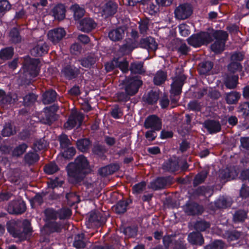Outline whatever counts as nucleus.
<instances>
[{"label": "nucleus", "instance_id": "nucleus-10", "mask_svg": "<svg viewBox=\"0 0 249 249\" xmlns=\"http://www.w3.org/2000/svg\"><path fill=\"white\" fill-rule=\"evenodd\" d=\"M106 218L103 213L97 210H93L89 213L87 225L89 226L101 227L106 222Z\"/></svg>", "mask_w": 249, "mask_h": 249}, {"label": "nucleus", "instance_id": "nucleus-55", "mask_svg": "<svg viewBox=\"0 0 249 249\" xmlns=\"http://www.w3.org/2000/svg\"><path fill=\"white\" fill-rule=\"evenodd\" d=\"M37 96L33 93H29L23 98V105L25 107H30L34 105L37 100Z\"/></svg>", "mask_w": 249, "mask_h": 249}, {"label": "nucleus", "instance_id": "nucleus-3", "mask_svg": "<svg viewBox=\"0 0 249 249\" xmlns=\"http://www.w3.org/2000/svg\"><path fill=\"white\" fill-rule=\"evenodd\" d=\"M45 224L42 227V231L46 235H50L53 233H60L62 230V225L60 221H57L58 212L53 208H47L44 212Z\"/></svg>", "mask_w": 249, "mask_h": 249}, {"label": "nucleus", "instance_id": "nucleus-20", "mask_svg": "<svg viewBox=\"0 0 249 249\" xmlns=\"http://www.w3.org/2000/svg\"><path fill=\"white\" fill-rule=\"evenodd\" d=\"M66 31L62 28H57L50 30L48 33L49 39L53 44L59 42L65 36Z\"/></svg>", "mask_w": 249, "mask_h": 249}, {"label": "nucleus", "instance_id": "nucleus-27", "mask_svg": "<svg viewBox=\"0 0 249 249\" xmlns=\"http://www.w3.org/2000/svg\"><path fill=\"white\" fill-rule=\"evenodd\" d=\"M57 93L53 89L46 90L42 95V101L44 105L51 104L56 100Z\"/></svg>", "mask_w": 249, "mask_h": 249}, {"label": "nucleus", "instance_id": "nucleus-52", "mask_svg": "<svg viewBox=\"0 0 249 249\" xmlns=\"http://www.w3.org/2000/svg\"><path fill=\"white\" fill-rule=\"evenodd\" d=\"M231 205L230 202L223 196L219 197L214 201V206L217 209H226Z\"/></svg>", "mask_w": 249, "mask_h": 249}, {"label": "nucleus", "instance_id": "nucleus-58", "mask_svg": "<svg viewBox=\"0 0 249 249\" xmlns=\"http://www.w3.org/2000/svg\"><path fill=\"white\" fill-rule=\"evenodd\" d=\"M16 131L10 123H6L1 131V135L3 137H9L16 134Z\"/></svg>", "mask_w": 249, "mask_h": 249}, {"label": "nucleus", "instance_id": "nucleus-48", "mask_svg": "<svg viewBox=\"0 0 249 249\" xmlns=\"http://www.w3.org/2000/svg\"><path fill=\"white\" fill-rule=\"evenodd\" d=\"M227 68L230 73L235 74L236 73L242 71L243 67L241 63L239 62L231 61L228 64Z\"/></svg>", "mask_w": 249, "mask_h": 249}, {"label": "nucleus", "instance_id": "nucleus-17", "mask_svg": "<svg viewBox=\"0 0 249 249\" xmlns=\"http://www.w3.org/2000/svg\"><path fill=\"white\" fill-rule=\"evenodd\" d=\"M158 44L155 39L151 36H148L145 38H142L140 41L138 42V48L145 49L148 51L155 52L158 49Z\"/></svg>", "mask_w": 249, "mask_h": 249}, {"label": "nucleus", "instance_id": "nucleus-21", "mask_svg": "<svg viewBox=\"0 0 249 249\" xmlns=\"http://www.w3.org/2000/svg\"><path fill=\"white\" fill-rule=\"evenodd\" d=\"M125 31L126 28L124 27L120 26L110 30L108 33V37L112 41H120L124 37Z\"/></svg>", "mask_w": 249, "mask_h": 249}, {"label": "nucleus", "instance_id": "nucleus-24", "mask_svg": "<svg viewBox=\"0 0 249 249\" xmlns=\"http://www.w3.org/2000/svg\"><path fill=\"white\" fill-rule=\"evenodd\" d=\"M189 243L192 245L201 246L204 243L203 235L199 231H193L190 232L187 237Z\"/></svg>", "mask_w": 249, "mask_h": 249}, {"label": "nucleus", "instance_id": "nucleus-38", "mask_svg": "<svg viewBox=\"0 0 249 249\" xmlns=\"http://www.w3.org/2000/svg\"><path fill=\"white\" fill-rule=\"evenodd\" d=\"M131 97L130 94L125 90L119 91L115 94V101L125 105L126 102L130 100Z\"/></svg>", "mask_w": 249, "mask_h": 249}, {"label": "nucleus", "instance_id": "nucleus-62", "mask_svg": "<svg viewBox=\"0 0 249 249\" xmlns=\"http://www.w3.org/2000/svg\"><path fill=\"white\" fill-rule=\"evenodd\" d=\"M224 243L220 240H215L205 247L204 249H224Z\"/></svg>", "mask_w": 249, "mask_h": 249}, {"label": "nucleus", "instance_id": "nucleus-46", "mask_svg": "<svg viewBox=\"0 0 249 249\" xmlns=\"http://www.w3.org/2000/svg\"><path fill=\"white\" fill-rule=\"evenodd\" d=\"M81 66L86 68H90L96 63V58L93 55H89L79 60Z\"/></svg>", "mask_w": 249, "mask_h": 249}, {"label": "nucleus", "instance_id": "nucleus-4", "mask_svg": "<svg viewBox=\"0 0 249 249\" xmlns=\"http://www.w3.org/2000/svg\"><path fill=\"white\" fill-rule=\"evenodd\" d=\"M40 61L38 58H33L28 57L25 59L23 63V76L22 77V83H23V78L25 77L26 80L24 84L29 86L31 84L32 78L36 77L39 72V64Z\"/></svg>", "mask_w": 249, "mask_h": 249}, {"label": "nucleus", "instance_id": "nucleus-44", "mask_svg": "<svg viewBox=\"0 0 249 249\" xmlns=\"http://www.w3.org/2000/svg\"><path fill=\"white\" fill-rule=\"evenodd\" d=\"M131 203H132L131 199L119 200L115 207L116 213L118 214L124 213L127 210V207Z\"/></svg>", "mask_w": 249, "mask_h": 249}, {"label": "nucleus", "instance_id": "nucleus-47", "mask_svg": "<svg viewBox=\"0 0 249 249\" xmlns=\"http://www.w3.org/2000/svg\"><path fill=\"white\" fill-rule=\"evenodd\" d=\"M85 238V235L83 233L76 235L73 243V246L77 249L85 248L86 246V244L84 241Z\"/></svg>", "mask_w": 249, "mask_h": 249}, {"label": "nucleus", "instance_id": "nucleus-26", "mask_svg": "<svg viewBox=\"0 0 249 249\" xmlns=\"http://www.w3.org/2000/svg\"><path fill=\"white\" fill-rule=\"evenodd\" d=\"M210 173L209 167H205L201 171H199L194 177L193 184L194 187L204 183Z\"/></svg>", "mask_w": 249, "mask_h": 249}, {"label": "nucleus", "instance_id": "nucleus-9", "mask_svg": "<svg viewBox=\"0 0 249 249\" xmlns=\"http://www.w3.org/2000/svg\"><path fill=\"white\" fill-rule=\"evenodd\" d=\"M185 213L189 216L201 215L204 212L203 207L192 200H188L183 207Z\"/></svg>", "mask_w": 249, "mask_h": 249}, {"label": "nucleus", "instance_id": "nucleus-42", "mask_svg": "<svg viewBox=\"0 0 249 249\" xmlns=\"http://www.w3.org/2000/svg\"><path fill=\"white\" fill-rule=\"evenodd\" d=\"M14 54L13 47H6L0 50V59L6 61L11 59Z\"/></svg>", "mask_w": 249, "mask_h": 249}, {"label": "nucleus", "instance_id": "nucleus-35", "mask_svg": "<svg viewBox=\"0 0 249 249\" xmlns=\"http://www.w3.org/2000/svg\"><path fill=\"white\" fill-rule=\"evenodd\" d=\"M241 98V94L237 91H231L225 93V100L227 104H236Z\"/></svg>", "mask_w": 249, "mask_h": 249}, {"label": "nucleus", "instance_id": "nucleus-56", "mask_svg": "<svg viewBox=\"0 0 249 249\" xmlns=\"http://www.w3.org/2000/svg\"><path fill=\"white\" fill-rule=\"evenodd\" d=\"M110 115L115 119H120L123 115V110L118 104L113 106L110 111Z\"/></svg>", "mask_w": 249, "mask_h": 249}, {"label": "nucleus", "instance_id": "nucleus-51", "mask_svg": "<svg viewBox=\"0 0 249 249\" xmlns=\"http://www.w3.org/2000/svg\"><path fill=\"white\" fill-rule=\"evenodd\" d=\"M211 224L204 220H197L194 225V228L197 231H204L209 229Z\"/></svg>", "mask_w": 249, "mask_h": 249}, {"label": "nucleus", "instance_id": "nucleus-1", "mask_svg": "<svg viewBox=\"0 0 249 249\" xmlns=\"http://www.w3.org/2000/svg\"><path fill=\"white\" fill-rule=\"evenodd\" d=\"M66 171L69 183L73 185H79L91 170L87 158L83 155H80L74 161L67 164Z\"/></svg>", "mask_w": 249, "mask_h": 249}, {"label": "nucleus", "instance_id": "nucleus-19", "mask_svg": "<svg viewBox=\"0 0 249 249\" xmlns=\"http://www.w3.org/2000/svg\"><path fill=\"white\" fill-rule=\"evenodd\" d=\"M138 48V41L130 38L125 39V43L119 46V52L123 55L129 54Z\"/></svg>", "mask_w": 249, "mask_h": 249}, {"label": "nucleus", "instance_id": "nucleus-60", "mask_svg": "<svg viewBox=\"0 0 249 249\" xmlns=\"http://www.w3.org/2000/svg\"><path fill=\"white\" fill-rule=\"evenodd\" d=\"M226 43L215 41L211 45L212 51L215 53H221L224 50Z\"/></svg>", "mask_w": 249, "mask_h": 249}, {"label": "nucleus", "instance_id": "nucleus-63", "mask_svg": "<svg viewBox=\"0 0 249 249\" xmlns=\"http://www.w3.org/2000/svg\"><path fill=\"white\" fill-rule=\"evenodd\" d=\"M45 195V194L43 192L41 193H36V195L30 200L31 205H32L34 203H36L38 206H41L44 202L43 196Z\"/></svg>", "mask_w": 249, "mask_h": 249}, {"label": "nucleus", "instance_id": "nucleus-8", "mask_svg": "<svg viewBox=\"0 0 249 249\" xmlns=\"http://www.w3.org/2000/svg\"><path fill=\"white\" fill-rule=\"evenodd\" d=\"M80 67L75 66L71 63L65 64L61 69V74L68 80L77 78L80 74Z\"/></svg>", "mask_w": 249, "mask_h": 249}, {"label": "nucleus", "instance_id": "nucleus-53", "mask_svg": "<svg viewBox=\"0 0 249 249\" xmlns=\"http://www.w3.org/2000/svg\"><path fill=\"white\" fill-rule=\"evenodd\" d=\"M59 168L54 161H51L44 166V171L47 175H52L57 172Z\"/></svg>", "mask_w": 249, "mask_h": 249}, {"label": "nucleus", "instance_id": "nucleus-15", "mask_svg": "<svg viewBox=\"0 0 249 249\" xmlns=\"http://www.w3.org/2000/svg\"><path fill=\"white\" fill-rule=\"evenodd\" d=\"M186 79V76L184 74L176 77L171 85L170 94H174L175 95H180Z\"/></svg>", "mask_w": 249, "mask_h": 249}, {"label": "nucleus", "instance_id": "nucleus-43", "mask_svg": "<svg viewBox=\"0 0 249 249\" xmlns=\"http://www.w3.org/2000/svg\"><path fill=\"white\" fill-rule=\"evenodd\" d=\"M40 157L37 153L32 151L27 153L24 157V160L26 163L29 165H33L39 160Z\"/></svg>", "mask_w": 249, "mask_h": 249}, {"label": "nucleus", "instance_id": "nucleus-31", "mask_svg": "<svg viewBox=\"0 0 249 249\" xmlns=\"http://www.w3.org/2000/svg\"><path fill=\"white\" fill-rule=\"evenodd\" d=\"M210 36L212 39L226 43L228 39L229 35L227 32L221 30H213L212 33H210Z\"/></svg>", "mask_w": 249, "mask_h": 249}, {"label": "nucleus", "instance_id": "nucleus-32", "mask_svg": "<svg viewBox=\"0 0 249 249\" xmlns=\"http://www.w3.org/2000/svg\"><path fill=\"white\" fill-rule=\"evenodd\" d=\"M159 90H150L147 94L143 97V100L144 102L149 105H153L157 104L159 99Z\"/></svg>", "mask_w": 249, "mask_h": 249}, {"label": "nucleus", "instance_id": "nucleus-40", "mask_svg": "<svg viewBox=\"0 0 249 249\" xmlns=\"http://www.w3.org/2000/svg\"><path fill=\"white\" fill-rule=\"evenodd\" d=\"M117 8V4L112 1H109L105 4L103 12L107 16H112L116 14Z\"/></svg>", "mask_w": 249, "mask_h": 249}, {"label": "nucleus", "instance_id": "nucleus-22", "mask_svg": "<svg viewBox=\"0 0 249 249\" xmlns=\"http://www.w3.org/2000/svg\"><path fill=\"white\" fill-rule=\"evenodd\" d=\"M203 126L211 134H216L221 130L220 122L215 120L208 119L204 121Z\"/></svg>", "mask_w": 249, "mask_h": 249}, {"label": "nucleus", "instance_id": "nucleus-28", "mask_svg": "<svg viewBox=\"0 0 249 249\" xmlns=\"http://www.w3.org/2000/svg\"><path fill=\"white\" fill-rule=\"evenodd\" d=\"M91 144L92 142L87 138L79 139L76 142L77 149L83 153L89 152Z\"/></svg>", "mask_w": 249, "mask_h": 249}, {"label": "nucleus", "instance_id": "nucleus-59", "mask_svg": "<svg viewBox=\"0 0 249 249\" xmlns=\"http://www.w3.org/2000/svg\"><path fill=\"white\" fill-rule=\"evenodd\" d=\"M58 212V218L60 220H64L69 218L71 214V210L68 208H63L57 210Z\"/></svg>", "mask_w": 249, "mask_h": 249}, {"label": "nucleus", "instance_id": "nucleus-16", "mask_svg": "<svg viewBox=\"0 0 249 249\" xmlns=\"http://www.w3.org/2000/svg\"><path fill=\"white\" fill-rule=\"evenodd\" d=\"M144 127L146 129L151 128L159 131L161 129L162 123L161 119L156 115L148 116L144 122Z\"/></svg>", "mask_w": 249, "mask_h": 249}, {"label": "nucleus", "instance_id": "nucleus-23", "mask_svg": "<svg viewBox=\"0 0 249 249\" xmlns=\"http://www.w3.org/2000/svg\"><path fill=\"white\" fill-rule=\"evenodd\" d=\"M66 11L65 4L61 3L55 5L51 11L54 19L59 21L65 19Z\"/></svg>", "mask_w": 249, "mask_h": 249}, {"label": "nucleus", "instance_id": "nucleus-64", "mask_svg": "<svg viewBox=\"0 0 249 249\" xmlns=\"http://www.w3.org/2000/svg\"><path fill=\"white\" fill-rule=\"evenodd\" d=\"M188 109L195 112H199L201 110L202 106L197 100L191 101L188 104Z\"/></svg>", "mask_w": 249, "mask_h": 249}, {"label": "nucleus", "instance_id": "nucleus-61", "mask_svg": "<svg viewBox=\"0 0 249 249\" xmlns=\"http://www.w3.org/2000/svg\"><path fill=\"white\" fill-rule=\"evenodd\" d=\"M58 140L62 149L67 148L71 144V142L66 134L60 135L58 137Z\"/></svg>", "mask_w": 249, "mask_h": 249}, {"label": "nucleus", "instance_id": "nucleus-6", "mask_svg": "<svg viewBox=\"0 0 249 249\" xmlns=\"http://www.w3.org/2000/svg\"><path fill=\"white\" fill-rule=\"evenodd\" d=\"M141 78V77L138 76L127 78L123 81V89L131 96L136 95L143 83Z\"/></svg>", "mask_w": 249, "mask_h": 249}, {"label": "nucleus", "instance_id": "nucleus-45", "mask_svg": "<svg viewBox=\"0 0 249 249\" xmlns=\"http://www.w3.org/2000/svg\"><path fill=\"white\" fill-rule=\"evenodd\" d=\"M70 9L73 13V18L75 20H80V19L84 16L85 10L84 8L80 7L78 4L72 5Z\"/></svg>", "mask_w": 249, "mask_h": 249}, {"label": "nucleus", "instance_id": "nucleus-25", "mask_svg": "<svg viewBox=\"0 0 249 249\" xmlns=\"http://www.w3.org/2000/svg\"><path fill=\"white\" fill-rule=\"evenodd\" d=\"M248 211L243 209H239L232 213V221L234 224H242L248 218Z\"/></svg>", "mask_w": 249, "mask_h": 249}, {"label": "nucleus", "instance_id": "nucleus-54", "mask_svg": "<svg viewBox=\"0 0 249 249\" xmlns=\"http://www.w3.org/2000/svg\"><path fill=\"white\" fill-rule=\"evenodd\" d=\"M166 78V73L162 71H159L157 72L154 77V83L157 86L161 85L164 83Z\"/></svg>", "mask_w": 249, "mask_h": 249}, {"label": "nucleus", "instance_id": "nucleus-18", "mask_svg": "<svg viewBox=\"0 0 249 249\" xmlns=\"http://www.w3.org/2000/svg\"><path fill=\"white\" fill-rule=\"evenodd\" d=\"M78 29L85 33H89L97 26V23L90 18H85L78 21Z\"/></svg>", "mask_w": 249, "mask_h": 249}, {"label": "nucleus", "instance_id": "nucleus-12", "mask_svg": "<svg viewBox=\"0 0 249 249\" xmlns=\"http://www.w3.org/2000/svg\"><path fill=\"white\" fill-rule=\"evenodd\" d=\"M193 13L191 4L184 3L179 4L175 10L174 14L176 18L184 20L188 18Z\"/></svg>", "mask_w": 249, "mask_h": 249}, {"label": "nucleus", "instance_id": "nucleus-49", "mask_svg": "<svg viewBox=\"0 0 249 249\" xmlns=\"http://www.w3.org/2000/svg\"><path fill=\"white\" fill-rule=\"evenodd\" d=\"M238 112L243 118L246 120L249 119V102H245L240 104Z\"/></svg>", "mask_w": 249, "mask_h": 249}, {"label": "nucleus", "instance_id": "nucleus-2", "mask_svg": "<svg viewBox=\"0 0 249 249\" xmlns=\"http://www.w3.org/2000/svg\"><path fill=\"white\" fill-rule=\"evenodd\" d=\"M8 232L13 237L20 242L26 240L29 234L33 232L31 222L28 219L23 221L18 219H11L6 222Z\"/></svg>", "mask_w": 249, "mask_h": 249}, {"label": "nucleus", "instance_id": "nucleus-36", "mask_svg": "<svg viewBox=\"0 0 249 249\" xmlns=\"http://www.w3.org/2000/svg\"><path fill=\"white\" fill-rule=\"evenodd\" d=\"M107 150L105 145H102L98 142L94 143L91 149L92 153L100 158H102L105 156Z\"/></svg>", "mask_w": 249, "mask_h": 249}, {"label": "nucleus", "instance_id": "nucleus-37", "mask_svg": "<svg viewBox=\"0 0 249 249\" xmlns=\"http://www.w3.org/2000/svg\"><path fill=\"white\" fill-rule=\"evenodd\" d=\"M213 192V190L209 186H201L193 190V195L195 196H206L209 195L210 196L212 195Z\"/></svg>", "mask_w": 249, "mask_h": 249}, {"label": "nucleus", "instance_id": "nucleus-13", "mask_svg": "<svg viewBox=\"0 0 249 249\" xmlns=\"http://www.w3.org/2000/svg\"><path fill=\"white\" fill-rule=\"evenodd\" d=\"M84 116L80 112L71 113L69 116L68 119L64 124V126L68 130H71L76 126L77 124L80 126L83 121Z\"/></svg>", "mask_w": 249, "mask_h": 249}, {"label": "nucleus", "instance_id": "nucleus-29", "mask_svg": "<svg viewBox=\"0 0 249 249\" xmlns=\"http://www.w3.org/2000/svg\"><path fill=\"white\" fill-rule=\"evenodd\" d=\"M213 67V63L211 61L205 60L198 65L197 71L200 75H209Z\"/></svg>", "mask_w": 249, "mask_h": 249}, {"label": "nucleus", "instance_id": "nucleus-34", "mask_svg": "<svg viewBox=\"0 0 249 249\" xmlns=\"http://www.w3.org/2000/svg\"><path fill=\"white\" fill-rule=\"evenodd\" d=\"M48 46L45 43L37 44L31 50V53L34 56H41L47 53Z\"/></svg>", "mask_w": 249, "mask_h": 249}, {"label": "nucleus", "instance_id": "nucleus-14", "mask_svg": "<svg viewBox=\"0 0 249 249\" xmlns=\"http://www.w3.org/2000/svg\"><path fill=\"white\" fill-rule=\"evenodd\" d=\"M164 171L173 173L179 169V159L177 156H172L165 160L162 164Z\"/></svg>", "mask_w": 249, "mask_h": 249}, {"label": "nucleus", "instance_id": "nucleus-41", "mask_svg": "<svg viewBox=\"0 0 249 249\" xmlns=\"http://www.w3.org/2000/svg\"><path fill=\"white\" fill-rule=\"evenodd\" d=\"M143 62H133L130 64L129 70L132 73L142 74L145 72V70L143 68Z\"/></svg>", "mask_w": 249, "mask_h": 249}, {"label": "nucleus", "instance_id": "nucleus-7", "mask_svg": "<svg viewBox=\"0 0 249 249\" xmlns=\"http://www.w3.org/2000/svg\"><path fill=\"white\" fill-rule=\"evenodd\" d=\"M26 208V203L22 199H14L9 202L7 211L9 214L19 215L23 213Z\"/></svg>", "mask_w": 249, "mask_h": 249}, {"label": "nucleus", "instance_id": "nucleus-11", "mask_svg": "<svg viewBox=\"0 0 249 249\" xmlns=\"http://www.w3.org/2000/svg\"><path fill=\"white\" fill-rule=\"evenodd\" d=\"M173 179L171 176L158 177L150 182V187L155 191L164 189L167 185L173 183Z\"/></svg>", "mask_w": 249, "mask_h": 249}, {"label": "nucleus", "instance_id": "nucleus-30", "mask_svg": "<svg viewBox=\"0 0 249 249\" xmlns=\"http://www.w3.org/2000/svg\"><path fill=\"white\" fill-rule=\"evenodd\" d=\"M238 75L227 73L224 78V85L228 89H234L238 83Z\"/></svg>", "mask_w": 249, "mask_h": 249}, {"label": "nucleus", "instance_id": "nucleus-5", "mask_svg": "<svg viewBox=\"0 0 249 249\" xmlns=\"http://www.w3.org/2000/svg\"><path fill=\"white\" fill-rule=\"evenodd\" d=\"M188 43L195 47H200L204 45H207L212 42V39L208 32H200L191 35L187 39Z\"/></svg>", "mask_w": 249, "mask_h": 249}, {"label": "nucleus", "instance_id": "nucleus-50", "mask_svg": "<svg viewBox=\"0 0 249 249\" xmlns=\"http://www.w3.org/2000/svg\"><path fill=\"white\" fill-rule=\"evenodd\" d=\"M28 147V146L26 143L22 142L14 148L12 152V156L16 157H20L24 153Z\"/></svg>", "mask_w": 249, "mask_h": 249}, {"label": "nucleus", "instance_id": "nucleus-39", "mask_svg": "<svg viewBox=\"0 0 249 249\" xmlns=\"http://www.w3.org/2000/svg\"><path fill=\"white\" fill-rule=\"evenodd\" d=\"M9 36L10 41L12 44H17L21 42L22 37L20 34V31L17 27L11 29Z\"/></svg>", "mask_w": 249, "mask_h": 249}, {"label": "nucleus", "instance_id": "nucleus-57", "mask_svg": "<svg viewBox=\"0 0 249 249\" xmlns=\"http://www.w3.org/2000/svg\"><path fill=\"white\" fill-rule=\"evenodd\" d=\"M228 240L235 241L239 239L241 235V232L236 230H228L225 232Z\"/></svg>", "mask_w": 249, "mask_h": 249}, {"label": "nucleus", "instance_id": "nucleus-33", "mask_svg": "<svg viewBox=\"0 0 249 249\" xmlns=\"http://www.w3.org/2000/svg\"><path fill=\"white\" fill-rule=\"evenodd\" d=\"M119 169L120 166L118 164H110L100 168L99 170V173L103 177H107L108 175L114 174L115 172L118 171Z\"/></svg>", "mask_w": 249, "mask_h": 249}]
</instances>
